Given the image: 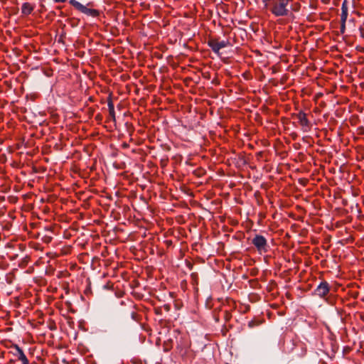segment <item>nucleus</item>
<instances>
[{"mask_svg":"<svg viewBox=\"0 0 364 364\" xmlns=\"http://www.w3.org/2000/svg\"><path fill=\"white\" fill-rule=\"evenodd\" d=\"M345 29H346V22H343V23L341 22V32L342 33H343L344 31H345Z\"/></svg>","mask_w":364,"mask_h":364,"instance_id":"obj_15","label":"nucleus"},{"mask_svg":"<svg viewBox=\"0 0 364 364\" xmlns=\"http://www.w3.org/2000/svg\"><path fill=\"white\" fill-rule=\"evenodd\" d=\"M50 270L48 269V267L47 266V270H46V272H47V274L49 273Z\"/></svg>","mask_w":364,"mask_h":364,"instance_id":"obj_19","label":"nucleus"},{"mask_svg":"<svg viewBox=\"0 0 364 364\" xmlns=\"http://www.w3.org/2000/svg\"><path fill=\"white\" fill-rule=\"evenodd\" d=\"M263 3L265 4V6H267V4L268 2L270 1V0H262Z\"/></svg>","mask_w":364,"mask_h":364,"instance_id":"obj_18","label":"nucleus"},{"mask_svg":"<svg viewBox=\"0 0 364 364\" xmlns=\"http://www.w3.org/2000/svg\"><path fill=\"white\" fill-rule=\"evenodd\" d=\"M14 355L18 358V360H20L22 364H28V360L27 359L26 355L23 352V350L18 346H15L14 347Z\"/></svg>","mask_w":364,"mask_h":364,"instance_id":"obj_7","label":"nucleus"},{"mask_svg":"<svg viewBox=\"0 0 364 364\" xmlns=\"http://www.w3.org/2000/svg\"><path fill=\"white\" fill-rule=\"evenodd\" d=\"M108 109H109V115L110 117L114 119H115V112H114V104L113 102L109 100L108 102Z\"/></svg>","mask_w":364,"mask_h":364,"instance_id":"obj_12","label":"nucleus"},{"mask_svg":"<svg viewBox=\"0 0 364 364\" xmlns=\"http://www.w3.org/2000/svg\"><path fill=\"white\" fill-rule=\"evenodd\" d=\"M82 13L92 17H96L99 15V11L96 9H89L85 6Z\"/></svg>","mask_w":364,"mask_h":364,"instance_id":"obj_8","label":"nucleus"},{"mask_svg":"<svg viewBox=\"0 0 364 364\" xmlns=\"http://www.w3.org/2000/svg\"><path fill=\"white\" fill-rule=\"evenodd\" d=\"M297 119L303 130L307 132L310 127V122L307 119L306 114L303 112H300L297 114Z\"/></svg>","mask_w":364,"mask_h":364,"instance_id":"obj_6","label":"nucleus"},{"mask_svg":"<svg viewBox=\"0 0 364 364\" xmlns=\"http://www.w3.org/2000/svg\"><path fill=\"white\" fill-rule=\"evenodd\" d=\"M208 46L214 53H219L220 49L225 48L228 46V42L225 41H218L216 40H210L208 42Z\"/></svg>","mask_w":364,"mask_h":364,"instance_id":"obj_5","label":"nucleus"},{"mask_svg":"<svg viewBox=\"0 0 364 364\" xmlns=\"http://www.w3.org/2000/svg\"><path fill=\"white\" fill-rule=\"evenodd\" d=\"M33 11V6L28 2L24 3L21 7V12L24 15H28Z\"/></svg>","mask_w":364,"mask_h":364,"instance_id":"obj_9","label":"nucleus"},{"mask_svg":"<svg viewBox=\"0 0 364 364\" xmlns=\"http://www.w3.org/2000/svg\"><path fill=\"white\" fill-rule=\"evenodd\" d=\"M347 18H348V11L341 12V21L342 23L346 22Z\"/></svg>","mask_w":364,"mask_h":364,"instance_id":"obj_13","label":"nucleus"},{"mask_svg":"<svg viewBox=\"0 0 364 364\" xmlns=\"http://www.w3.org/2000/svg\"><path fill=\"white\" fill-rule=\"evenodd\" d=\"M289 0H278L272 8V12L276 16H284L288 14L287 6Z\"/></svg>","mask_w":364,"mask_h":364,"instance_id":"obj_2","label":"nucleus"},{"mask_svg":"<svg viewBox=\"0 0 364 364\" xmlns=\"http://www.w3.org/2000/svg\"><path fill=\"white\" fill-rule=\"evenodd\" d=\"M341 11L342 12L348 11V6L346 1L342 4Z\"/></svg>","mask_w":364,"mask_h":364,"instance_id":"obj_14","label":"nucleus"},{"mask_svg":"<svg viewBox=\"0 0 364 364\" xmlns=\"http://www.w3.org/2000/svg\"><path fill=\"white\" fill-rule=\"evenodd\" d=\"M50 254V252H47L46 255L48 256Z\"/></svg>","mask_w":364,"mask_h":364,"instance_id":"obj_21","label":"nucleus"},{"mask_svg":"<svg viewBox=\"0 0 364 364\" xmlns=\"http://www.w3.org/2000/svg\"><path fill=\"white\" fill-rule=\"evenodd\" d=\"M252 243L260 253L267 252L268 245L265 237L260 235H257L252 240Z\"/></svg>","mask_w":364,"mask_h":364,"instance_id":"obj_3","label":"nucleus"},{"mask_svg":"<svg viewBox=\"0 0 364 364\" xmlns=\"http://www.w3.org/2000/svg\"><path fill=\"white\" fill-rule=\"evenodd\" d=\"M69 3L77 10L82 12L85 6L76 0H69Z\"/></svg>","mask_w":364,"mask_h":364,"instance_id":"obj_11","label":"nucleus"},{"mask_svg":"<svg viewBox=\"0 0 364 364\" xmlns=\"http://www.w3.org/2000/svg\"><path fill=\"white\" fill-rule=\"evenodd\" d=\"M55 3H63L65 2L66 0H53Z\"/></svg>","mask_w":364,"mask_h":364,"instance_id":"obj_16","label":"nucleus"},{"mask_svg":"<svg viewBox=\"0 0 364 364\" xmlns=\"http://www.w3.org/2000/svg\"><path fill=\"white\" fill-rule=\"evenodd\" d=\"M69 3L77 10L82 12L85 6L76 0H69Z\"/></svg>","mask_w":364,"mask_h":364,"instance_id":"obj_10","label":"nucleus"},{"mask_svg":"<svg viewBox=\"0 0 364 364\" xmlns=\"http://www.w3.org/2000/svg\"><path fill=\"white\" fill-rule=\"evenodd\" d=\"M46 75H47V76H48V75H49V73H48V69H47Z\"/></svg>","mask_w":364,"mask_h":364,"instance_id":"obj_20","label":"nucleus"},{"mask_svg":"<svg viewBox=\"0 0 364 364\" xmlns=\"http://www.w3.org/2000/svg\"><path fill=\"white\" fill-rule=\"evenodd\" d=\"M46 238H47V243H48V242L50 241V240H51V237H50V236H49V235L47 234Z\"/></svg>","mask_w":364,"mask_h":364,"instance_id":"obj_17","label":"nucleus"},{"mask_svg":"<svg viewBox=\"0 0 364 364\" xmlns=\"http://www.w3.org/2000/svg\"><path fill=\"white\" fill-rule=\"evenodd\" d=\"M330 291L329 284L327 282H321L319 285L314 290V294L323 298L326 296Z\"/></svg>","mask_w":364,"mask_h":364,"instance_id":"obj_4","label":"nucleus"},{"mask_svg":"<svg viewBox=\"0 0 364 364\" xmlns=\"http://www.w3.org/2000/svg\"><path fill=\"white\" fill-rule=\"evenodd\" d=\"M47 328L50 331V333H49V337L51 338V340L47 341V345L54 347L60 346L59 331L57 329L55 323L51 320H49L47 321ZM48 336V332L47 331V336Z\"/></svg>","mask_w":364,"mask_h":364,"instance_id":"obj_1","label":"nucleus"}]
</instances>
